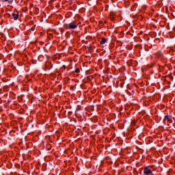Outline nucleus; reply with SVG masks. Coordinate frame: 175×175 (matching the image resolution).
<instances>
[{"label": "nucleus", "mask_w": 175, "mask_h": 175, "mask_svg": "<svg viewBox=\"0 0 175 175\" xmlns=\"http://www.w3.org/2000/svg\"><path fill=\"white\" fill-rule=\"evenodd\" d=\"M67 28H69V29H76L77 28L78 25L76 24V22H72L68 25H66Z\"/></svg>", "instance_id": "nucleus-1"}, {"label": "nucleus", "mask_w": 175, "mask_h": 175, "mask_svg": "<svg viewBox=\"0 0 175 175\" xmlns=\"http://www.w3.org/2000/svg\"><path fill=\"white\" fill-rule=\"evenodd\" d=\"M151 174H152V171L148 167H145L144 168V175H151Z\"/></svg>", "instance_id": "nucleus-2"}, {"label": "nucleus", "mask_w": 175, "mask_h": 175, "mask_svg": "<svg viewBox=\"0 0 175 175\" xmlns=\"http://www.w3.org/2000/svg\"><path fill=\"white\" fill-rule=\"evenodd\" d=\"M164 122H166L167 121L169 122V124H172V122H173V120H172V118L169 115H166L165 117H164Z\"/></svg>", "instance_id": "nucleus-3"}, {"label": "nucleus", "mask_w": 175, "mask_h": 175, "mask_svg": "<svg viewBox=\"0 0 175 175\" xmlns=\"http://www.w3.org/2000/svg\"><path fill=\"white\" fill-rule=\"evenodd\" d=\"M45 68L46 69H47L48 70H50L51 69V68H53V64H51V62H46L45 63Z\"/></svg>", "instance_id": "nucleus-4"}, {"label": "nucleus", "mask_w": 175, "mask_h": 175, "mask_svg": "<svg viewBox=\"0 0 175 175\" xmlns=\"http://www.w3.org/2000/svg\"><path fill=\"white\" fill-rule=\"evenodd\" d=\"M157 57L159 58V59H162V58H163V53L159 51L157 54Z\"/></svg>", "instance_id": "nucleus-5"}, {"label": "nucleus", "mask_w": 175, "mask_h": 175, "mask_svg": "<svg viewBox=\"0 0 175 175\" xmlns=\"http://www.w3.org/2000/svg\"><path fill=\"white\" fill-rule=\"evenodd\" d=\"M14 0H1L2 2H8V3H9V5H12V3H13V1Z\"/></svg>", "instance_id": "nucleus-6"}, {"label": "nucleus", "mask_w": 175, "mask_h": 175, "mask_svg": "<svg viewBox=\"0 0 175 175\" xmlns=\"http://www.w3.org/2000/svg\"><path fill=\"white\" fill-rule=\"evenodd\" d=\"M12 16H13V18H14V20H18V14H14V13H13L12 14Z\"/></svg>", "instance_id": "nucleus-7"}, {"label": "nucleus", "mask_w": 175, "mask_h": 175, "mask_svg": "<svg viewBox=\"0 0 175 175\" xmlns=\"http://www.w3.org/2000/svg\"><path fill=\"white\" fill-rule=\"evenodd\" d=\"M100 44H105L106 43V39L102 38L101 41H100Z\"/></svg>", "instance_id": "nucleus-8"}, {"label": "nucleus", "mask_w": 175, "mask_h": 175, "mask_svg": "<svg viewBox=\"0 0 175 175\" xmlns=\"http://www.w3.org/2000/svg\"><path fill=\"white\" fill-rule=\"evenodd\" d=\"M136 120H133V122H131V126H135L136 125Z\"/></svg>", "instance_id": "nucleus-9"}, {"label": "nucleus", "mask_w": 175, "mask_h": 175, "mask_svg": "<svg viewBox=\"0 0 175 175\" xmlns=\"http://www.w3.org/2000/svg\"><path fill=\"white\" fill-rule=\"evenodd\" d=\"M75 72H76V73H80V69L76 68V69H75Z\"/></svg>", "instance_id": "nucleus-10"}, {"label": "nucleus", "mask_w": 175, "mask_h": 175, "mask_svg": "<svg viewBox=\"0 0 175 175\" xmlns=\"http://www.w3.org/2000/svg\"><path fill=\"white\" fill-rule=\"evenodd\" d=\"M140 114H142V116H144V114H146V111H142L140 112Z\"/></svg>", "instance_id": "nucleus-11"}, {"label": "nucleus", "mask_w": 175, "mask_h": 175, "mask_svg": "<svg viewBox=\"0 0 175 175\" xmlns=\"http://www.w3.org/2000/svg\"><path fill=\"white\" fill-rule=\"evenodd\" d=\"M154 63L151 64V65H149V68H154Z\"/></svg>", "instance_id": "nucleus-12"}, {"label": "nucleus", "mask_w": 175, "mask_h": 175, "mask_svg": "<svg viewBox=\"0 0 175 175\" xmlns=\"http://www.w3.org/2000/svg\"><path fill=\"white\" fill-rule=\"evenodd\" d=\"M63 69H66V66L64 65L62 67V70Z\"/></svg>", "instance_id": "nucleus-13"}, {"label": "nucleus", "mask_w": 175, "mask_h": 175, "mask_svg": "<svg viewBox=\"0 0 175 175\" xmlns=\"http://www.w3.org/2000/svg\"><path fill=\"white\" fill-rule=\"evenodd\" d=\"M10 102H12V100L11 99H8V103H10Z\"/></svg>", "instance_id": "nucleus-14"}, {"label": "nucleus", "mask_w": 175, "mask_h": 175, "mask_svg": "<svg viewBox=\"0 0 175 175\" xmlns=\"http://www.w3.org/2000/svg\"><path fill=\"white\" fill-rule=\"evenodd\" d=\"M88 50H89L90 51H91V50H92V48L91 46H90V47L88 48Z\"/></svg>", "instance_id": "nucleus-15"}, {"label": "nucleus", "mask_w": 175, "mask_h": 175, "mask_svg": "<svg viewBox=\"0 0 175 175\" xmlns=\"http://www.w3.org/2000/svg\"><path fill=\"white\" fill-rule=\"evenodd\" d=\"M16 167H20V165H18V164H16Z\"/></svg>", "instance_id": "nucleus-16"}, {"label": "nucleus", "mask_w": 175, "mask_h": 175, "mask_svg": "<svg viewBox=\"0 0 175 175\" xmlns=\"http://www.w3.org/2000/svg\"><path fill=\"white\" fill-rule=\"evenodd\" d=\"M76 110H80V108H77Z\"/></svg>", "instance_id": "nucleus-17"}, {"label": "nucleus", "mask_w": 175, "mask_h": 175, "mask_svg": "<svg viewBox=\"0 0 175 175\" xmlns=\"http://www.w3.org/2000/svg\"><path fill=\"white\" fill-rule=\"evenodd\" d=\"M68 114H72V112L69 111V112H68Z\"/></svg>", "instance_id": "nucleus-18"}, {"label": "nucleus", "mask_w": 175, "mask_h": 175, "mask_svg": "<svg viewBox=\"0 0 175 175\" xmlns=\"http://www.w3.org/2000/svg\"><path fill=\"white\" fill-rule=\"evenodd\" d=\"M4 96H8V94H5Z\"/></svg>", "instance_id": "nucleus-19"}, {"label": "nucleus", "mask_w": 175, "mask_h": 175, "mask_svg": "<svg viewBox=\"0 0 175 175\" xmlns=\"http://www.w3.org/2000/svg\"><path fill=\"white\" fill-rule=\"evenodd\" d=\"M163 107H165V106H162V108H161V109H163Z\"/></svg>", "instance_id": "nucleus-20"}, {"label": "nucleus", "mask_w": 175, "mask_h": 175, "mask_svg": "<svg viewBox=\"0 0 175 175\" xmlns=\"http://www.w3.org/2000/svg\"><path fill=\"white\" fill-rule=\"evenodd\" d=\"M75 114H77V111L75 112Z\"/></svg>", "instance_id": "nucleus-21"}]
</instances>
